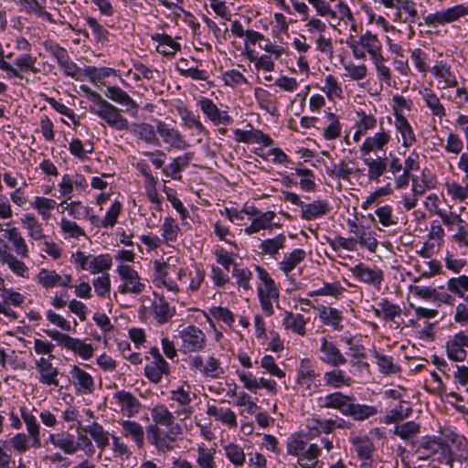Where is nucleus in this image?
<instances>
[{"label":"nucleus","mask_w":468,"mask_h":468,"mask_svg":"<svg viewBox=\"0 0 468 468\" xmlns=\"http://www.w3.org/2000/svg\"><path fill=\"white\" fill-rule=\"evenodd\" d=\"M285 235L283 233H280L274 238L262 240L259 248L262 254L273 257L279 253L280 250H283L285 248Z\"/></svg>","instance_id":"nucleus-53"},{"label":"nucleus","mask_w":468,"mask_h":468,"mask_svg":"<svg viewBox=\"0 0 468 468\" xmlns=\"http://www.w3.org/2000/svg\"><path fill=\"white\" fill-rule=\"evenodd\" d=\"M105 96L111 101L125 107V112L134 110L137 112L139 106L135 101L122 88L116 85L106 87Z\"/></svg>","instance_id":"nucleus-30"},{"label":"nucleus","mask_w":468,"mask_h":468,"mask_svg":"<svg viewBox=\"0 0 468 468\" xmlns=\"http://www.w3.org/2000/svg\"><path fill=\"white\" fill-rule=\"evenodd\" d=\"M307 319L301 314L287 312L282 319V325L286 330L292 331L299 335L306 333Z\"/></svg>","instance_id":"nucleus-43"},{"label":"nucleus","mask_w":468,"mask_h":468,"mask_svg":"<svg viewBox=\"0 0 468 468\" xmlns=\"http://www.w3.org/2000/svg\"><path fill=\"white\" fill-rule=\"evenodd\" d=\"M379 309H375L377 316L382 315V318L388 321H394L396 317L400 316L401 308L399 305L390 303L387 299H382L378 303Z\"/></svg>","instance_id":"nucleus-60"},{"label":"nucleus","mask_w":468,"mask_h":468,"mask_svg":"<svg viewBox=\"0 0 468 468\" xmlns=\"http://www.w3.org/2000/svg\"><path fill=\"white\" fill-rule=\"evenodd\" d=\"M352 273L361 282L379 287L383 280V272L378 268H369L358 263L351 269Z\"/></svg>","instance_id":"nucleus-29"},{"label":"nucleus","mask_w":468,"mask_h":468,"mask_svg":"<svg viewBox=\"0 0 468 468\" xmlns=\"http://www.w3.org/2000/svg\"><path fill=\"white\" fill-rule=\"evenodd\" d=\"M184 352H199L206 346L207 338L202 330L195 325H187L179 332Z\"/></svg>","instance_id":"nucleus-9"},{"label":"nucleus","mask_w":468,"mask_h":468,"mask_svg":"<svg viewBox=\"0 0 468 468\" xmlns=\"http://www.w3.org/2000/svg\"><path fill=\"white\" fill-rule=\"evenodd\" d=\"M83 432L88 433L94 441L96 446L101 451H104L110 444V438L112 434L105 431L98 422L93 421L89 425L81 427Z\"/></svg>","instance_id":"nucleus-33"},{"label":"nucleus","mask_w":468,"mask_h":468,"mask_svg":"<svg viewBox=\"0 0 468 468\" xmlns=\"http://www.w3.org/2000/svg\"><path fill=\"white\" fill-rule=\"evenodd\" d=\"M412 413V408L408 402L401 400L394 409L388 410L382 422L386 424L396 423L408 418Z\"/></svg>","instance_id":"nucleus-55"},{"label":"nucleus","mask_w":468,"mask_h":468,"mask_svg":"<svg viewBox=\"0 0 468 468\" xmlns=\"http://www.w3.org/2000/svg\"><path fill=\"white\" fill-rule=\"evenodd\" d=\"M70 379L78 392L81 394H91L94 390V380L90 374L77 365L70 367Z\"/></svg>","instance_id":"nucleus-23"},{"label":"nucleus","mask_w":468,"mask_h":468,"mask_svg":"<svg viewBox=\"0 0 468 468\" xmlns=\"http://www.w3.org/2000/svg\"><path fill=\"white\" fill-rule=\"evenodd\" d=\"M465 15H468V5H457L440 12L429 14L425 17V23L428 26L435 27L437 25L452 23Z\"/></svg>","instance_id":"nucleus-17"},{"label":"nucleus","mask_w":468,"mask_h":468,"mask_svg":"<svg viewBox=\"0 0 468 468\" xmlns=\"http://www.w3.org/2000/svg\"><path fill=\"white\" fill-rule=\"evenodd\" d=\"M431 71L435 77L440 89L444 90L458 86L457 77L452 70V66L445 60L437 59L431 69Z\"/></svg>","instance_id":"nucleus-18"},{"label":"nucleus","mask_w":468,"mask_h":468,"mask_svg":"<svg viewBox=\"0 0 468 468\" xmlns=\"http://www.w3.org/2000/svg\"><path fill=\"white\" fill-rule=\"evenodd\" d=\"M23 227L27 230V236L34 240H41L46 238L42 224L33 214H25L21 218Z\"/></svg>","instance_id":"nucleus-46"},{"label":"nucleus","mask_w":468,"mask_h":468,"mask_svg":"<svg viewBox=\"0 0 468 468\" xmlns=\"http://www.w3.org/2000/svg\"><path fill=\"white\" fill-rule=\"evenodd\" d=\"M320 90L325 93L329 101H335L343 97V90L338 80L331 74L324 79V84Z\"/></svg>","instance_id":"nucleus-61"},{"label":"nucleus","mask_w":468,"mask_h":468,"mask_svg":"<svg viewBox=\"0 0 468 468\" xmlns=\"http://www.w3.org/2000/svg\"><path fill=\"white\" fill-rule=\"evenodd\" d=\"M203 113L215 124H229L232 118L227 112L220 111L218 106L207 98H202L198 102Z\"/></svg>","instance_id":"nucleus-26"},{"label":"nucleus","mask_w":468,"mask_h":468,"mask_svg":"<svg viewBox=\"0 0 468 468\" xmlns=\"http://www.w3.org/2000/svg\"><path fill=\"white\" fill-rule=\"evenodd\" d=\"M346 224L348 230L351 234H354L361 247L367 248L369 251H375L378 247V241L373 236V232L369 227L359 225L353 219H347Z\"/></svg>","instance_id":"nucleus-22"},{"label":"nucleus","mask_w":468,"mask_h":468,"mask_svg":"<svg viewBox=\"0 0 468 468\" xmlns=\"http://www.w3.org/2000/svg\"><path fill=\"white\" fill-rule=\"evenodd\" d=\"M196 463L199 468H216L214 448H207L204 444L198 445L197 449Z\"/></svg>","instance_id":"nucleus-59"},{"label":"nucleus","mask_w":468,"mask_h":468,"mask_svg":"<svg viewBox=\"0 0 468 468\" xmlns=\"http://www.w3.org/2000/svg\"><path fill=\"white\" fill-rule=\"evenodd\" d=\"M317 309L319 312V318L324 325L331 326L336 331H341L343 329V315L339 310L325 305H320Z\"/></svg>","instance_id":"nucleus-36"},{"label":"nucleus","mask_w":468,"mask_h":468,"mask_svg":"<svg viewBox=\"0 0 468 468\" xmlns=\"http://www.w3.org/2000/svg\"><path fill=\"white\" fill-rule=\"evenodd\" d=\"M152 310L155 321L159 324L168 323L176 314L175 307L169 305L164 296H157L152 303Z\"/></svg>","instance_id":"nucleus-34"},{"label":"nucleus","mask_w":468,"mask_h":468,"mask_svg":"<svg viewBox=\"0 0 468 468\" xmlns=\"http://www.w3.org/2000/svg\"><path fill=\"white\" fill-rule=\"evenodd\" d=\"M256 271L261 283L258 286V296L262 311L266 315L273 314L272 300L278 299L279 291L274 281L262 268L257 266Z\"/></svg>","instance_id":"nucleus-4"},{"label":"nucleus","mask_w":468,"mask_h":468,"mask_svg":"<svg viewBox=\"0 0 468 468\" xmlns=\"http://www.w3.org/2000/svg\"><path fill=\"white\" fill-rule=\"evenodd\" d=\"M319 351V359L323 363L333 367L344 366L347 362V358L345 354L342 353L334 342L327 340L325 337L321 338Z\"/></svg>","instance_id":"nucleus-14"},{"label":"nucleus","mask_w":468,"mask_h":468,"mask_svg":"<svg viewBox=\"0 0 468 468\" xmlns=\"http://www.w3.org/2000/svg\"><path fill=\"white\" fill-rule=\"evenodd\" d=\"M350 400H355V398L341 391H334L319 397L317 405L321 409H333L346 415Z\"/></svg>","instance_id":"nucleus-19"},{"label":"nucleus","mask_w":468,"mask_h":468,"mask_svg":"<svg viewBox=\"0 0 468 468\" xmlns=\"http://www.w3.org/2000/svg\"><path fill=\"white\" fill-rule=\"evenodd\" d=\"M445 187L452 200L468 204V182L464 186L454 181L447 182Z\"/></svg>","instance_id":"nucleus-64"},{"label":"nucleus","mask_w":468,"mask_h":468,"mask_svg":"<svg viewBox=\"0 0 468 468\" xmlns=\"http://www.w3.org/2000/svg\"><path fill=\"white\" fill-rule=\"evenodd\" d=\"M70 261L77 269L88 271L92 274L107 271L112 267V257L109 254L95 256L77 251L71 255Z\"/></svg>","instance_id":"nucleus-3"},{"label":"nucleus","mask_w":468,"mask_h":468,"mask_svg":"<svg viewBox=\"0 0 468 468\" xmlns=\"http://www.w3.org/2000/svg\"><path fill=\"white\" fill-rule=\"evenodd\" d=\"M31 206L37 213L42 217L44 220L48 219L51 217V210L57 206V202L54 199L36 197Z\"/></svg>","instance_id":"nucleus-63"},{"label":"nucleus","mask_w":468,"mask_h":468,"mask_svg":"<svg viewBox=\"0 0 468 468\" xmlns=\"http://www.w3.org/2000/svg\"><path fill=\"white\" fill-rule=\"evenodd\" d=\"M390 139L389 132L383 128L375 134L366 137L359 148L361 157L368 156L369 154L374 152L384 151Z\"/></svg>","instance_id":"nucleus-20"},{"label":"nucleus","mask_w":468,"mask_h":468,"mask_svg":"<svg viewBox=\"0 0 468 468\" xmlns=\"http://www.w3.org/2000/svg\"><path fill=\"white\" fill-rule=\"evenodd\" d=\"M421 100L426 107L431 111V114L440 120L446 116V109L441 102L438 95L430 88H422L419 91Z\"/></svg>","instance_id":"nucleus-32"},{"label":"nucleus","mask_w":468,"mask_h":468,"mask_svg":"<svg viewBox=\"0 0 468 468\" xmlns=\"http://www.w3.org/2000/svg\"><path fill=\"white\" fill-rule=\"evenodd\" d=\"M132 132L142 141L149 144L159 145L160 141L154 127L147 122L133 123Z\"/></svg>","instance_id":"nucleus-45"},{"label":"nucleus","mask_w":468,"mask_h":468,"mask_svg":"<svg viewBox=\"0 0 468 468\" xmlns=\"http://www.w3.org/2000/svg\"><path fill=\"white\" fill-rule=\"evenodd\" d=\"M363 163L367 166V177L371 181H378L386 172L388 167V159L378 156L376 158L362 157Z\"/></svg>","instance_id":"nucleus-44"},{"label":"nucleus","mask_w":468,"mask_h":468,"mask_svg":"<svg viewBox=\"0 0 468 468\" xmlns=\"http://www.w3.org/2000/svg\"><path fill=\"white\" fill-rule=\"evenodd\" d=\"M37 58L30 54H22L14 60L13 69L17 71V76H7V78L23 79L22 73L32 72L38 73L39 69L36 67Z\"/></svg>","instance_id":"nucleus-39"},{"label":"nucleus","mask_w":468,"mask_h":468,"mask_svg":"<svg viewBox=\"0 0 468 468\" xmlns=\"http://www.w3.org/2000/svg\"><path fill=\"white\" fill-rule=\"evenodd\" d=\"M331 210V206L326 200H314L312 203L305 204L301 209V217L304 220H313L326 215Z\"/></svg>","instance_id":"nucleus-35"},{"label":"nucleus","mask_w":468,"mask_h":468,"mask_svg":"<svg viewBox=\"0 0 468 468\" xmlns=\"http://www.w3.org/2000/svg\"><path fill=\"white\" fill-rule=\"evenodd\" d=\"M306 257V251L303 249H295L290 253L284 254L282 261L278 263V268L286 276L294 270Z\"/></svg>","instance_id":"nucleus-42"},{"label":"nucleus","mask_w":468,"mask_h":468,"mask_svg":"<svg viewBox=\"0 0 468 468\" xmlns=\"http://www.w3.org/2000/svg\"><path fill=\"white\" fill-rule=\"evenodd\" d=\"M275 217L274 211L261 212L258 217L251 218V223L244 229V232L247 235H253L261 230L278 228L280 224L272 222Z\"/></svg>","instance_id":"nucleus-28"},{"label":"nucleus","mask_w":468,"mask_h":468,"mask_svg":"<svg viewBox=\"0 0 468 468\" xmlns=\"http://www.w3.org/2000/svg\"><path fill=\"white\" fill-rule=\"evenodd\" d=\"M119 424L122 427V435L125 438L131 439L138 449L144 446V427L134 420H120Z\"/></svg>","instance_id":"nucleus-31"},{"label":"nucleus","mask_w":468,"mask_h":468,"mask_svg":"<svg viewBox=\"0 0 468 468\" xmlns=\"http://www.w3.org/2000/svg\"><path fill=\"white\" fill-rule=\"evenodd\" d=\"M207 414L214 417L216 420L222 422L229 427L237 426V416L235 412L229 408H218L215 405H209L207 410Z\"/></svg>","instance_id":"nucleus-49"},{"label":"nucleus","mask_w":468,"mask_h":468,"mask_svg":"<svg viewBox=\"0 0 468 468\" xmlns=\"http://www.w3.org/2000/svg\"><path fill=\"white\" fill-rule=\"evenodd\" d=\"M237 376L243 387L250 392L256 393L260 388H265L270 394L275 395L278 391L275 380L261 377L257 378L251 372L237 370Z\"/></svg>","instance_id":"nucleus-11"},{"label":"nucleus","mask_w":468,"mask_h":468,"mask_svg":"<svg viewBox=\"0 0 468 468\" xmlns=\"http://www.w3.org/2000/svg\"><path fill=\"white\" fill-rule=\"evenodd\" d=\"M465 347H468V335L463 333L454 335L446 343L448 357L452 361H463L467 356Z\"/></svg>","instance_id":"nucleus-24"},{"label":"nucleus","mask_w":468,"mask_h":468,"mask_svg":"<svg viewBox=\"0 0 468 468\" xmlns=\"http://www.w3.org/2000/svg\"><path fill=\"white\" fill-rule=\"evenodd\" d=\"M154 282L158 287L163 286L168 292L176 294L179 292V286L173 280V276H176L181 284H186V269L177 268L175 264L170 262V259L165 262L154 261Z\"/></svg>","instance_id":"nucleus-1"},{"label":"nucleus","mask_w":468,"mask_h":468,"mask_svg":"<svg viewBox=\"0 0 468 468\" xmlns=\"http://www.w3.org/2000/svg\"><path fill=\"white\" fill-rule=\"evenodd\" d=\"M352 442L358 457L364 461L361 467L367 468V466H369V461L371 460L372 454L375 451L373 442L366 436L356 437L352 440Z\"/></svg>","instance_id":"nucleus-40"},{"label":"nucleus","mask_w":468,"mask_h":468,"mask_svg":"<svg viewBox=\"0 0 468 468\" xmlns=\"http://www.w3.org/2000/svg\"><path fill=\"white\" fill-rule=\"evenodd\" d=\"M117 272L123 282L119 287L120 292L137 294L144 290V283L141 282L137 271L131 266L122 264L117 267Z\"/></svg>","instance_id":"nucleus-15"},{"label":"nucleus","mask_w":468,"mask_h":468,"mask_svg":"<svg viewBox=\"0 0 468 468\" xmlns=\"http://www.w3.org/2000/svg\"><path fill=\"white\" fill-rule=\"evenodd\" d=\"M169 374V366L165 360L152 361L144 367L145 377L153 383L157 384L164 375Z\"/></svg>","instance_id":"nucleus-47"},{"label":"nucleus","mask_w":468,"mask_h":468,"mask_svg":"<svg viewBox=\"0 0 468 468\" xmlns=\"http://www.w3.org/2000/svg\"><path fill=\"white\" fill-rule=\"evenodd\" d=\"M53 359L40 356L34 360L35 367L38 373V381L40 384L48 387H58L59 371L52 363Z\"/></svg>","instance_id":"nucleus-12"},{"label":"nucleus","mask_w":468,"mask_h":468,"mask_svg":"<svg viewBox=\"0 0 468 468\" xmlns=\"http://www.w3.org/2000/svg\"><path fill=\"white\" fill-rule=\"evenodd\" d=\"M323 380L325 387L334 389L350 387L355 382L352 377L339 367L325 371L323 375Z\"/></svg>","instance_id":"nucleus-25"},{"label":"nucleus","mask_w":468,"mask_h":468,"mask_svg":"<svg viewBox=\"0 0 468 468\" xmlns=\"http://www.w3.org/2000/svg\"><path fill=\"white\" fill-rule=\"evenodd\" d=\"M189 368L198 372L205 378H219L224 374L220 361L213 356L203 357L197 355L189 357Z\"/></svg>","instance_id":"nucleus-5"},{"label":"nucleus","mask_w":468,"mask_h":468,"mask_svg":"<svg viewBox=\"0 0 468 468\" xmlns=\"http://www.w3.org/2000/svg\"><path fill=\"white\" fill-rule=\"evenodd\" d=\"M112 399L123 416L132 418L140 411V401L129 391L123 389L116 391L112 396Z\"/></svg>","instance_id":"nucleus-21"},{"label":"nucleus","mask_w":468,"mask_h":468,"mask_svg":"<svg viewBox=\"0 0 468 468\" xmlns=\"http://www.w3.org/2000/svg\"><path fill=\"white\" fill-rule=\"evenodd\" d=\"M155 128L164 144L177 150H185L188 147V144L185 140L184 136L176 127L166 123L165 122L156 121Z\"/></svg>","instance_id":"nucleus-13"},{"label":"nucleus","mask_w":468,"mask_h":468,"mask_svg":"<svg viewBox=\"0 0 468 468\" xmlns=\"http://www.w3.org/2000/svg\"><path fill=\"white\" fill-rule=\"evenodd\" d=\"M5 237L13 244L16 253L22 257H28V247L18 229L11 228L5 230Z\"/></svg>","instance_id":"nucleus-52"},{"label":"nucleus","mask_w":468,"mask_h":468,"mask_svg":"<svg viewBox=\"0 0 468 468\" xmlns=\"http://www.w3.org/2000/svg\"><path fill=\"white\" fill-rule=\"evenodd\" d=\"M36 281L46 290L52 289L56 286H62L67 288L72 287L71 274L65 273L60 275L54 270L45 268L40 269L37 275L36 276Z\"/></svg>","instance_id":"nucleus-16"},{"label":"nucleus","mask_w":468,"mask_h":468,"mask_svg":"<svg viewBox=\"0 0 468 468\" xmlns=\"http://www.w3.org/2000/svg\"><path fill=\"white\" fill-rule=\"evenodd\" d=\"M174 430L175 428H171L167 432L161 430L156 424H149L145 428L146 439L158 452H167L175 449Z\"/></svg>","instance_id":"nucleus-7"},{"label":"nucleus","mask_w":468,"mask_h":468,"mask_svg":"<svg viewBox=\"0 0 468 468\" xmlns=\"http://www.w3.org/2000/svg\"><path fill=\"white\" fill-rule=\"evenodd\" d=\"M0 262L5 264L17 276L27 277L28 268L27 265L13 255L8 249L0 255Z\"/></svg>","instance_id":"nucleus-51"},{"label":"nucleus","mask_w":468,"mask_h":468,"mask_svg":"<svg viewBox=\"0 0 468 468\" xmlns=\"http://www.w3.org/2000/svg\"><path fill=\"white\" fill-rule=\"evenodd\" d=\"M152 39L158 43L157 51L165 56H174L180 49V44L166 34H155Z\"/></svg>","instance_id":"nucleus-56"},{"label":"nucleus","mask_w":468,"mask_h":468,"mask_svg":"<svg viewBox=\"0 0 468 468\" xmlns=\"http://www.w3.org/2000/svg\"><path fill=\"white\" fill-rule=\"evenodd\" d=\"M192 158V153H185L183 155L173 159V161L163 169V173L173 179H180V172L188 165Z\"/></svg>","instance_id":"nucleus-48"},{"label":"nucleus","mask_w":468,"mask_h":468,"mask_svg":"<svg viewBox=\"0 0 468 468\" xmlns=\"http://www.w3.org/2000/svg\"><path fill=\"white\" fill-rule=\"evenodd\" d=\"M223 450L228 460L235 466H241L246 462L244 450L239 444L229 442L224 445Z\"/></svg>","instance_id":"nucleus-62"},{"label":"nucleus","mask_w":468,"mask_h":468,"mask_svg":"<svg viewBox=\"0 0 468 468\" xmlns=\"http://www.w3.org/2000/svg\"><path fill=\"white\" fill-rule=\"evenodd\" d=\"M121 112V109L108 101L101 109L94 110V114L114 130H128L129 122Z\"/></svg>","instance_id":"nucleus-10"},{"label":"nucleus","mask_w":468,"mask_h":468,"mask_svg":"<svg viewBox=\"0 0 468 468\" xmlns=\"http://www.w3.org/2000/svg\"><path fill=\"white\" fill-rule=\"evenodd\" d=\"M386 8H395V21L412 24L416 22L418 11L411 0H375Z\"/></svg>","instance_id":"nucleus-8"},{"label":"nucleus","mask_w":468,"mask_h":468,"mask_svg":"<svg viewBox=\"0 0 468 468\" xmlns=\"http://www.w3.org/2000/svg\"><path fill=\"white\" fill-rule=\"evenodd\" d=\"M151 417L157 427L163 426L165 428H173L176 421V417L172 411L165 404H156L151 409Z\"/></svg>","instance_id":"nucleus-38"},{"label":"nucleus","mask_w":468,"mask_h":468,"mask_svg":"<svg viewBox=\"0 0 468 468\" xmlns=\"http://www.w3.org/2000/svg\"><path fill=\"white\" fill-rule=\"evenodd\" d=\"M394 127L396 132L400 135L403 147L410 148L416 143V134L407 118L394 120Z\"/></svg>","instance_id":"nucleus-41"},{"label":"nucleus","mask_w":468,"mask_h":468,"mask_svg":"<svg viewBox=\"0 0 468 468\" xmlns=\"http://www.w3.org/2000/svg\"><path fill=\"white\" fill-rule=\"evenodd\" d=\"M378 410L376 407L355 403V400H350L345 416H350L355 420H364L371 416L377 414Z\"/></svg>","instance_id":"nucleus-54"},{"label":"nucleus","mask_w":468,"mask_h":468,"mask_svg":"<svg viewBox=\"0 0 468 468\" xmlns=\"http://www.w3.org/2000/svg\"><path fill=\"white\" fill-rule=\"evenodd\" d=\"M346 289L341 285L340 282H324V285L314 291L308 292L311 297L314 296H332L338 299L342 296Z\"/></svg>","instance_id":"nucleus-58"},{"label":"nucleus","mask_w":468,"mask_h":468,"mask_svg":"<svg viewBox=\"0 0 468 468\" xmlns=\"http://www.w3.org/2000/svg\"><path fill=\"white\" fill-rule=\"evenodd\" d=\"M316 373L312 363L308 359H302L297 369L296 383L303 395H312L320 387Z\"/></svg>","instance_id":"nucleus-6"},{"label":"nucleus","mask_w":468,"mask_h":468,"mask_svg":"<svg viewBox=\"0 0 468 468\" xmlns=\"http://www.w3.org/2000/svg\"><path fill=\"white\" fill-rule=\"evenodd\" d=\"M48 441L69 455L76 453L80 449V443L75 441L74 436L66 431L49 434Z\"/></svg>","instance_id":"nucleus-27"},{"label":"nucleus","mask_w":468,"mask_h":468,"mask_svg":"<svg viewBox=\"0 0 468 468\" xmlns=\"http://www.w3.org/2000/svg\"><path fill=\"white\" fill-rule=\"evenodd\" d=\"M161 239H163L164 244L170 245L177 241L180 228L176 219L171 217H166L164 218L161 226Z\"/></svg>","instance_id":"nucleus-50"},{"label":"nucleus","mask_w":468,"mask_h":468,"mask_svg":"<svg viewBox=\"0 0 468 468\" xmlns=\"http://www.w3.org/2000/svg\"><path fill=\"white\" fill-rule=\"evenodd\" d=\"M346 45L352 50V54L356 59H365L367 54L373 60L382 55V44L377 35L370 31L356 37L350 35L346 41Z\"/></svg>","instance_id":"nucleus-2"},{"label":"nucleus","mask_w":468,"mask_h":468,"mask_svg":"<svg viewBox=\"0 0 468 468\" xmlns=\"http://www.w3.org/2000/svg\"><path fill=\"white\" fill-rule=\"evenodd\" d=\"M66 348L75 355L80 356L84 360L92 357L94 351L91 344L85 343L83 340L74 337H70Z\"/></svg>","instance_id":"nucleus-57"},{"label":"nucleus","mask_w":468,"mask_h":468,"mask_svg":"<svg viewBox=\"0 0 468 468\" xmlns=\"http://www.w3.org/2000/svg\"><path fill=\"white\" fill-rule=\"evenodd\" d=\"M321 449L316 443H311L297 460L300 468H323L324 463L319 460Z\"/></svg>","instance_id":"nucleus-37"}]
</instances>
